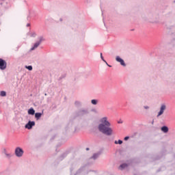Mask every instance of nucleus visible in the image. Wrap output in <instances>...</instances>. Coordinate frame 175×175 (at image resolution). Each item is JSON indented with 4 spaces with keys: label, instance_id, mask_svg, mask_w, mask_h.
I'll return each mask as SVG.
<instances>
[{
    "label": "nucleus",
    "instance_id": "f257e3e1",
    "mask_svg": "<svg viewBox=\"0 0 175 175\" xmlns=\"http://www.w3.org/2000/svg\"><path fill=\"white\" fill-rule=\"evenodd\" d=\"M99 124L98 125V130L103 135H106L107 136H111V135H114V131L111 126V124L109 122L107 117L101 118L99 120Z\"/></svg>",
    "mask_w": 175,
    "mask_h": 175
},
{
    "label": "nucleus",
    "instance_id": "f03ea898",
    "mask_svg": "<svg viewBox=\"0 0 175 175\" xmlns=\"http://www.w3.org/2000/svg\"><path fill=\"white\" fill-rule=\"evenodd\" d=\"M14 154L17 158H21L24 155V150L20 147H16L15 148Z\"/></svg>",
    "mask_w": 175,
    "mask_h": 175
},
{
    "label": "nucleus",
    "instance_id": "7ed1b4c3",
    "mask_svg": "<svg viewBox=\"0 0 175 175\" xmlns=\"http://www.w3.org/2000/svg\"><path fill=\"white\" fill-rule=\"evenodd\" d=\"M165 110H166V105L161 104V107H160V110L158 112L157 117H161V116H162V114H163V113H165Z\"/></svg>",
    "mask_w": 175,
    "mask_h": 175
},
{
    "label": "nucleus",
    "instance_id": "20e7f679",
    "mask_svg": "<svg viewBox=\"0 0 175 175\" xmlns=\"http://www.w3.org/2000/svg\"><path fill=\"white\" fill-rule=\"evenodd\" d=\"M116 62H119L122 66H126V64H125V62L124 61V59H122V58H121V57L116 56Z\"/></svg>",
    "mask_w": 175,
    "mask_h": 175
},
{
    "label": "nucleus",
    "instance_id": "39448f33",
    "mask_svg": "<svg viewBox=\"0 0 175 175\" xmlns=\"http://www.w3.org/2000/svg\"><path fill=\"white\" fill-rule=\"evenodd\" d=\"M35 126V122L29 120L25 126L26 129H32V127Z\"/></svg>",
    "mask_w": 175,
    "mask_h": 175
},
{
    "label": "nucleus",
    "instance_id": "423d86ee",
    "mask_svg": "<svg viewBox=\"0 0 175 175\" xmlns=\"http://www.w3.org/2000/svg\"><path fill=\"white\" fill-rule=\"evenodd\" d=\"M0 69L1 70L6 69V62L2 59H0Z\"/></svg>",
    "mask_w": 175,
    "mask_h": 175
},
{
    "label": "nucleus",
    "instance_id": "0eeeda50",
    "mask_svg": "<svg viewBox=\"0 0 175 175\" xmlns=\"http://www.w3.org/2000/svg\"><path fill=\"white\" fill-rule=\"evenodd\" d=\"M40 46V42H36L33 46L30 49V51H33V50H36L38 47Z\"/></svg>",
    "mask_w": 175,
    "mask_h": 175
},
{
    "label": "nucleus",
    "instance_id": "6e6552de",
    "mask_svg": "<svg viewBox=\"0 0 175 175\" xmlns=\"http://www.w3.org/2000/svg\"><path fill=\"white\" fill-rule=\"evenodd\" d=\"M3 153L4 154V155H5V158H7L8 159H10V158H12V157L11 153H8V151L6 150V149H3Z\"/></svg>",
    "mask_w": 175,
    "mask_h": 175
},
{
    "label": "nucleus",
    "instance_id": "1a4fd4ad",
    "mask_svg": "<svg viewBox=\"0 0 175 175\" xmlns=\"http://www.w3.org/2000/svg\"><path fill=\"white\" fill-rule=\"evenodd\" d=\"M161 129L163 133H167L169 132V128L167 126H162Z\"/></svg>",
    "mask_w": 175,
    "mask_h": 175
},
{
    "label": "nucleus",
    "instance_id": "9d476101",
    "mask_svg": "<svg viewBox=\"0 0 175 175\" xmlns=\"http://www.w3.org/2000/svg\"><path fill=\"white\" fill-rule=\"evenodd\" d=\"M27 113L29 116H34L35 109H33V108L31 107L29 109H28Z\"/></svg>",
    "mask_w": 175,
    "mask_h": 175
},
{
    "label": "nucleus",
    "instance_id": "9b49d317",
    "mask_svg": "<svg viewBox=\"0 0 175 175\" xmlns=\"http://www.w3.org/2000/svg\"><path fill=\"white\" fill-rule=\"evenodd\" d=\"M79 113V116H84V114H88V111L87 109H81Z\"/></svg>",
    "mask_w": 175,
    "mask_h": 175
},
{
    "label": "nucleus",
    "instance_id": "f8f14e48",
    "mask_svg": "<svg viewBox=\"0 0 175 175\" xmlns=\"http://www.w3.org/2000/svg\"><path fill=\"white\" fill-rule=\"evenodd\" d=\"M125 167H128V165L126 163H123L120 165L119 169H120V170H124V169H125Z\"/></svg>",
    "mask_w": 175,
    "mask_h": 175
},
{
    "label": "nucleus",
    "instance_id": "ddd939ff",
    "mask_svg": "<svg viewBox=\"0 0 175 175\" xmlns=\"http://www.w3.org/2000/svg\"><path fill=\"white\" fill-rule=\"evenodd\" d=\"M99 155H100V153H95L94 154H93V156L92 157V159H98V158H99Z\"/></svg>",
    "mask_w": 175,
    "mask_h": 175
},
{
    "label": "nucleus",
    "instance_id": "4468645a",
    "mask_svg": "<svg viewBox=\"0 0 175 175\" xmlns=\"http://www.w3.org/2000/svg\"><path fill=\"white\" fill-rule=\"evenodd\" d=\"M98 102H99L97 99H92L91 100V103L92 105H93L94 106H96V105H98Z\"/></svg>",
    "mask_w": 175,
    "mask_h": 175
},
{
    "label": "nucleus",
    "instance_id": "2eb2a0df",
    "mask_svg": "<svg viewBox=\"0 0 175 175\" xmlns=\"http://www.w3.org/2000/svg\"><path fill=\"white\" fill-rule=\"evenodd\" d=\"M35 114V118L37 120H39L40 118V117H42V113H36Z\"/></svg>",
    "mask_w": 175,
    "mask_h": 175
},
{
    "label": "nucleus",
    "instance_id": "dca6fc26",
    "mask_svg": "<svg viewBox=\"0 0 175 175\" xmlns=\"http://www.w3.org/2000/svg\"><path fill=\"white\" fill-rule=\"evenodd\" d=\"M87 174H88V175H95V172L90 170L87 172Z\"/></svg>",
    "mask_w": 175,
    "mask_h": 175
},
{
    "label": "nucleus",
    "instance_id": "f3484780",
    "mask_svg": "<svg viewBox=\"0 0 175 175\" xmlns=\"http://www.w3.org/2000/svg\"><path fill=\"white\" fill-rule=\"evenodd\" d=\"M75 105L79 107V106H81V103L80 101H75Z\"/></svg>",
    "mask_w": 175,
    "mask_h": 175
},
{
    "label": "nucleus",
    "instance_id": "a211bd4d",
    "mask_svg": "<svg viewBox=\"0 0 175 175\" xmlns=\"http://www.w3.org/2000/svg\"><path fill=\"white\" fill-rule=\"evenodd\" d=\"M0 95H1V96H6V92H5V91H1V92H0Z\"/></svg>",
    "mask_w": 175,
    "mask_h": 175
},
{
    "label": "nucleus",
    "instance_id": "6ab92c4d",
    "mask_svg": "<svg viewBox=\"0 0 175 175\" xmlns=\"http://www.w3.org/2000/svg\"><path fill=\"white\" fill-rule=\"evenodd\" d=\"M146 20L148 21H151V20H152V16L151 15H148V17L146 18Z\"/></svg>",
    "mask_w": 175,
    "mask_h": 175
},
{
    "label": "nucleus",
    "instance_id": "aec40b11",
    "mask_svg": "<svg viewBox=\"0 0 175 175\" xmlns=\"http://www.w3.org/2000/svg\"><path fill=\"white\" fill-rule=\"evenodd\" d=\"M115 144H122V140L119 139L118 141H115Z\"/></svg>",
    "mask_w": 175,
    "mask_h": 175
},
{
    "label": "nucleus",
    "instance_id": "412c9836",
    "mask_svg": "<svg viewBox=\"0 0 175 175\" xmlns=\"http://www.w3.org/2000/svg\"><path fill=\"white\" fill-rule=\"evenodd\" d=\"M26 69H28V70H32V66H26Z\"/></svg>",
    "mask_w": 175,
    "mask_h": 175
},
{
    "label": "nucleus",
    "instance_id": "4be33fe9",
    "mask_svg": "<svg viewBox=\"0 0 175 175\" xmlns=\"http://www.w3.org/2000/svg\"><path fill=\"white\" fill-rule=\"evenodd\" d=\"M144 109H145V110H148L150 109V107L148 105H144Z\"/></svg>",
    "mask_w": 175,
    "mask_h": 175
},
{
    "label": "nucleus",
    "instance_id": "5701e85b",
    "mask_svg": "<svg viewBox=\"0 0 175 175\" xmlns=\"http://www.w3.org/2000/svg\"><path fill=\"white\" fill-rule=\"evenodd\" d=\"M100 58L104 62H106V60H105V58H103V55H102V53H100Z\"/></svg>",
    "mask_w": 175,
    "mask_h": 175
},
{
    "label": "nucleus",
    "instance_id": "b1692460",
    "mask_svg": "<svg viewBox=\"0 0 175 175\" xmlns=\"http://www.w3.org/2000/svg\"><path fill=\"white\" fill-rule=\"evenodd\" d=\"M31 36L32 37V38H35V36H36V33H31Z\"/></svg>",
    "mask_w": 175,
    "mask_h": 175
},
{
    "label": "nucleus",
    "instance_id": "393cba45",
    "mask_svg": "<svg viewBox=\"0 0 175 175\" xmlns=\"http://www.w3.org/2000/svg\"><path fill=\"white\" fill-rule=\"evenodd\" d=\"M43 40H44L43 37H40V40L38 42H40V44H41L42 42H43Z\"/></svg>",
    "mask_w": 175,
    "mask_h": 175
},
{
    "label": "nucleus",
    "instance_id": "a878e982",
    "mask_svg": "<svg viewBox=\"0 0 175 175\" xmlns=\"http://www.w3.org/2000/svg\"><path fill=\"white\" fill-rule=\"evenodd\" d=\"M129 137L127 136V137H124L125 142H126V140H129Z\"/></svg>",
    "mask_w": 175,
    "mask_h": 175
},
{
    "label": "nucleus",
    "instance_id": "bb28decb",
    "mask_svg": "<svg viewBox=\"0 0 175 175\" xmlns=\"http://www.w3.org/2000/svg\"><path fill=\"white\" fill-rule=\"evenodd\" d=\"M92 111H93L94 113H97L96 109H92Z\"/></svg>",
    "mask_w": 175,
    "mask_h": 175
},
{
    "label": "nucleus",
    "instance_id": "cd10ccee",
    "mask_svg": "<svg viewBox=\"0 0 175 175\" xmlns=\"http://www.w3.org/2000/svg\"><path fill=\"white\" fill-rule=\"evenodd\" d=\"M118 124H122V120H120L118 122Z\"/></svg>",
    "mask_w": 175,
    "mask_h": 175
},
{
    "label": "nucleus",
    "instance_id": "c85d7f7f",
    "mask_svg": "<svg viewBox=\"0 0 175 175\" xmlns=\"http://www.w3.org/2000/svg\"><path fill=\"white\" fill-rule=\"evenodd\" d=\"M27 27H31V24L27 23Z\"/></svg>",
    "mask_w": 175,
    "mask_h": 175
},
{
    "label": "nucleus",
    "instance_id": "c756f323",
    "mask_svg": "<svg viewBox=\"0 0 175 175\" xmlns=\"http://www.w3.org/2000/svg\"><path fill=\"white\" fill-rule=\"evenodd\" d=\"M104 62H105L106 65H107V66H108L109 64H107V62L105 61Z\"/></svg>",
    "mask_w": 175,
    "mask_h": 175
},
{
    "label": "nucleus",
    "instance_id": "7c9ffc66",
    "mask_svg": "<svg viewBox=\"0 0 175 175\" xmlns=\"http://www.w3.org/2000/svg\"><path fill=\"white\" fill-rule=\"evenodd\" d=\"M108 66H109V68H111V66H110V65H109V64H108Z\"/></svg>",
    "mask_w": 175,
    "mask_h": 175
},
{
    "label": "nucleus",
    "instance_id": "2f4dec72",
    "mask_svg": "<svg viewBox=\"0 0 175 175\" xmlns=\"http://www.w3.org/2000/svg\"><path fill=\"white\" fill-rule=\"evenodd\" d=\"M86 150H90V148H87Z\"/></svg>",
    "mask_w": 175,
    "mask_h": 175
},
{
    "label": "nucleus",
    "instance_id": "473e14b6",
    "mask_svg": "<svg viewBox=\"0 0 175 175\" xmlns=\"http://www.w3.org/2000/svg\"><path fill=\"white\" fill-rule=\"evenodd\" d=\"M44 95H45V96H47V94H46V93H45V94H44Z\"/></svg>",
    "mask_w": 175,
    "mask_h": 175
},
{
    "label": "nucleus",
    "instance_id": "72a5a7b5",
    "mask_svg": "<svg viewBox=\"0 0 175 175\" xmlns=\"http://www.w3.org/2000/svg\"><path fill=\"white\" fill-rule=\"evenodd\" d=\"M1 1H5V0H1Z\"/></svg>",
    "mask_w": 175,
    "mask_h": 175
}]
</instances>
